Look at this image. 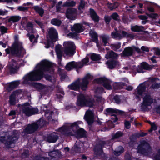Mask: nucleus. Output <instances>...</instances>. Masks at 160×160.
<instances>
[{"instance_id": "31", "label": "nucleus", "mask_w": 160, "mask_h": 160, "mask_svg": "<svg viewBox=\"0 0 160 160\" xmlns=\"http://www.w3.org/2000/svg\"><path fill=\"white\" fill-rule=\"evenodd\" d=\"M102 146L101 148H98L97 146H96L94 148V154L96 155V156L97 157H100L103 153V152L102 150Z\"/></svg>"}, {"instance_id": "9", "label": "nucleus", "mask_w": 160, "mask_h": 160, "mask_svg": "<svg viewBox=\"0 0 160 160\" xmlns=\"http://www.w3.org/2000/svg\"><path fill=\"white\" fill-rule=\"evenodd\" d=\"M73 131V129H69L65 130V129H62V131H60L61 133L66 136H75L76 137H79L84 136L85 133V130L82 128H78L76 130V134L75 135H72L71 134V132Z\"/></svg>"}, {"instance_id": "18", "label": "nucleus", "mask_w": 160, "mask_h": 160, "mask_svg": "<svg viewBox=\"0 0 160 160\" xmlns=\"http://www.w3.org/2000/svg\"><path fill=\"white\" fill-rule=\"evenodd\" d=\"M77 13L76 10L73 8H70L67 10L66 13V17L71 20H74L75 19Z\"/></svg>"}, {"instance_id": "47", "label": "nucleus", "mask_w": 160, "mask_h": 160, "mask_svg": "<svg viewBox=\"0 0 160 160\" xmlns=\"http://www.w3.org/2000/svg\"><path fill=\"white\" fill-rule=\"evenodd\" d=\"M89 34L92 38H94L95 41H97L98 35L95 32L91 30L89 32Z\"/></svg>"}, {"instance_id": "15", "label": "nucleus", "mask_w": 160, "mask_h": 160, "mask_svg": "<svg viewBox=\"0 0 160 160\" xmlns=\"http://www.w3.org/2000/svg\"><path fill=\"white\" fill-rule=\"evenodd\" d=\"M136 51L138 53L141 52V49L137 47L132 46L131 47H128L125 48L123 51V54L125 56H131Z\"/></svg>"}, {"instance_id": "27", "label": "nucleus", "mask_w": 160, "mask_h": 160, "mask_svg": "<svg viewBox=\"0 0 160 160\" xmlns=\"http://www.w3.org/2000/svg\"><path fill=\"white\" fill-rule=\"evenodd\" d=\"M109 68L112 69L113 68L116 66H119V62L115 60L108 61L106 62Z\"/></svg>"}, {"instance_id": "64", "label": "nucleus", "mask_w": 160, "mask_h": 160, "mask_svg": "<svg viewBox=\"0 0 160 160\" xmlns=\"http://www.w3.org/2000/svg\"><path fill=\"white\" fill-rule=\"evenodd\" d=\"M154 52L157 55H160V49L158 48H154Z\"/></svg>"}, {"instance_id": "26", "label": "nucleus", "mask_w": 160, "mask_h": 160, "mask_svg": "<svg viewBox=\"0 0 160 160\" xmlns=\"http://www.w3.org/2000/svg\"><path fill=\"white\" fill-rule=\"evenodd\" d=\"M58 136L54 134L50 135L47 138V141L49 142H55L57 140Z\"/></svg>"}, {"instance_id": "25", "label": "nucleus", "mask_w": 160, "mask_h": 160, "mask_svg": "<svg viewBox=\"0 0 160 160\" xmlns=\"http://www.w3.org/2000/svg\"><path fill=\"white\" fill-rule=\"evenodd\" d=\"M61 49V45H58L56 46L55 50L59 62L61 61L62 58V52Z\"/></svg>"}, {"instance_id": "60", "label": "nucleus", "mask_w": 160, "mask_h": 160, "mask_svg": "<svg viewBox=\"0 0 160 160\" xmlns=\"http://www.w3.org/2000/svg\"><path fill=\"white\" fill-rule=\"evenodd\" d=\"M146 14L148 17L152 19L155 18L158 16V14L156 13H152L150 14L147 13Z\"/></svg>"}, {"instance_id": "10", "label": "nucleus", "mask_w": 160, "mask_h": 160, "mask_svg": "<svg viewBox=\"0 0 160 160\" xmlns=\"http://www.w3.org/2000/svg\"><path fill=\"white\" fill-rule=\"evenodd\" d=\"M138 152L145 155H147L151 150L150 147L148 143L144 141L141 142L138 148Z\"/></svg>"}, {"instance_id": "55", "label": "nucleus", "mask_w": 160, "mask_h": 160, "mask_svg": "<svg viewBox=\"0 0 160 160\" xmlns=\"http://www.w3.org/2000/svg\"><path fill=\"white\" fill-rule=\"evenodd\" d=\"M111 17L114 20H118L119 19V16L116 13H113L111 16Z\"/></svg>"}, {"instance_id": "34", "label": "nucleus", "mask_w": 160, "mask_h": 160, "mask_svg": "<svg viewBox=\"0 0 160 160\" xmlns=\"http://www.w3.org/2000/svg\"><path fill=\"white\" fill-rule=\"evenodd\" d=\"M144 28L142 26H138L135 25L132 26L131 27V30L134 32H140L143 30Z\"/></svg>"}, {"instance_id": "22", "label": "nucleus", "mask_w": 160, "mask_h": 160, "mask_svg": "<svg viewBox=\"0 0 160 160\" xmlns=\"http://www.w3.org/2000/svg\"><path fill=\"white\" fill-rule=\"evenodd\" d=\"M150 66L146 63L143 62L141 63L140 67L138 69V72H144L143 70H150L151 69Z\"/></svg>"}, {"instance_id": "38", "label": "nucleus", "mask_w": 160, "mask_h": 160, "mask_svg": "<svg viewBox=\"0 0 160 160\" xmlns=\"http://www.w3.org/2000/svg\"><path fill=\"white\" fill-rule=\"evenodd\" d=\"M34 84V86L37 88L38 91H41L43 90H45L46 89L45 86L40 83H35Z\"/></svg>"}, {"instance_id": "19", "label": "nucleus", "mask_w": 160, "mask_h": 160, "mask_svg": "<svg viewBox=\"0 0 160 160\" xmlns=\"http://www.w3.org/2000/svg\"><path fill=\"white\" fill-rule=\"evenodd\" d=\"M106 111L108 113V114H111L112 116H113V117L111 119L113 120V121L114 122H115L117 121L118 118L114 114H112V113H119L122 114L123 112L122 111L112 108H108L106 109Z\"/></svg>"}, {"instance_id": "43", "label": "nucleus", "mask_w": 160, "mask_h": 160, "mask_svg": "<svg viewBox=\"0 0 160 160\" xmlns=\"http://www.w3.org/2000/svg\"><path fill=\"white\" fill-rule=\"evenodd\" d=\"M91 58L93 61H98L101 58L99 55L95 53H93L91 55Z\"/></svg>"}, {"instance_id": "13", "label": "nucleus", "mask_w": 160, "mask_h": 160, "mask_svg": "<svg viewBox=\"0 0 160 160\" xmlns=\"http://www.w3.org/2000/svg\"><path fill=\"white\" fill-rule=\"evenodd\" d=\"M94 82L102 83L105 88L109 90L112 89V85L113 84L112 82L104 77L95 79L94 80Z\"/></svg>"}, {"instance_id": "40", "label": "nucleus", "mask_w": 160, "mask_h": 160, "mask_svg": "<svg viewBox=\"0 0 160 160\" xmlns=\"http://www.w3.org/2000/svg\"><path fill=\"white\" fill-rule=\"evenodd\" d=\"M114 99L116 103H119L122 102V100L124 99V97L123 96L116 95L114 97Z\"/></svg>"}, {"instance_id": "49", "label": "nucleus", "mask_w": 160, "mask_h": 160, "mask_svg": "<svg viewBox=\"0 0 160 160\" xmlns=\"http://www.w3.org/2000/svg\"><path fill=\"white\" fill-rule=\"evenodd\" d=\"M76 2L73 1H71L70 2H66L64 4V6H75Z\"/></svg>"}, {"instance_id": "2", "label": "nucleus", "mask_w": 160, "mask_h": 160, "mask_svg": "<svg viewBox=\"0 0 160 160\" xmlns=\"http://www.w3.org/2000/svg\"><path fill=\"white\" fill-rule=\"evenodd\" d=\"M146 90V85L145 83L140 84L137 87L134 92L135 97L137 99L140 100L143 96V102L141 107L142 111H145L148 110V107L153 102L154 99L150 94L148 92H145Z\"/></svg>"}, {"instance_id": "5", "label": "nucleus", "mask_w": 160, "mask_h": 160, "mask_svg": "<svg viewBox=\"0 0 160 160\" xmlns=\"http://www.w3.org/2000/svg\"><path fill=\"white\" fill-rule=\"evenodd\" d=\"M76 104L79 106L91 107L95 106L96 103L93 99L89 98L88 96L81 94L78 97Z\"/></svg>"}, {"instance_id": "4", "label": "nucleus", "mask_w": 160, "mask_h": 160, "mask_svg": "<svg viewBox=\"0 0 160 160\" xmlns=\"http://www.w3.org/2000/svg\"><path fill=\"white\" fill-rule=\"evenodd\" d=\"M15 42L12 47L10 49L7 48L5 49L7 54L11 53L18 56H22L25 54V50L22 46V43L18 40V37L16 36L14 37Z\"/></svg>"}, {"instance_id": "48", "label": "nucleus", "mask_w": 160, "mask_h": 160, "mask_svg": "<svg viewBox=\"0 0 160 160\" xmlns=\"http://www.w3.org/2000/svg\"><path fill=\"white\" fill-rule=\"evenodd\" d=\"M123 135V133L121 131H118L112 136V138H119Z\"/></svg>"}, {"instance_id": "7", "label": "nucleus", "mask_w": 160, "mask_h": 160, "mask_svg": "<svg viewBox=\"0 0 160 160\" xmlns=\"http://www.w3.org/2000/svg\"><path fill=\"white\" fill-rule=\"evenodd\" d=\"M21 111L26 116H30L38 113V110L37 108H32L28 103H26L22 105Z\"/></svg>"}, {"instance_id": "54", "label": "nucleus", "mask_w": 160, "mask_h": 160, "mask_svg": "<svg viewBox=\"0 0 160 160\" xmlns=\"http://www.w3.org/2000/svg\"><path fill=\"white\" fill-rule=\"evenodd\" d=\"M124 125L125 127L128 129L130 128L131 127V123L129 121L126 120H124Z\"/></svg>"}, {"instance_id": "23", "label": "nucleus", "mask_w": 160, "mask_h": 160, "mask_svg": "<svg viewBox=\"0 0 160 160\" xmlns=\"http://www.w3.org/2000/svg\"><path fill=\"white\" fill-rule=\"evenodd\" d=\"M20 83V82L19 81L13 82L8 85L7 89L8 91H10L17 87Z\"/></svg>"}, {"instance_id": "6", "label": "nucleus", "mask_w": 160, "mask_h": 160, "mask_svg": "<svg viewBox=\"0 0 160 160\" xmlns=\"http://www.w3.org/2000/svg\"><path fill=\"white\" fill-rule=\"evenodd\" d=\"M46 123L43 119L41 118L37 121L28 125L23 130V133L25 134L32 133L37 130L39 127L44 125Z\"/></svg>"}, {"instance_id": "58", "label": "nucleus", "mask_w": 160, "mask_h": 160, "mask_svg": "<svg viewBox=\"0 0 160 160\" xmlns=\"http://www.w3.org/2000/svg\"><path fill=\"white\" fill-rule=\"evenodd\" d=\"M104 91V89L103 88L101 87L98 88L95 91L96 94L98 93H101Z\"/></svg>"}, {"instance_id": "32", "label": "nucleus", "mask_w": 160, "mask_h": 160, "mask_svg": "<svg viewBox=\"0 0 160 160\" xmlns=\"http://www.w3.org/2000/svg\"><path fill=\"white\" fill-rule=\"evenodd\" d=\"M25 28L28 32L33 33L34 32L33 24L30 22H28Z\"/></svg>"}, {"instance_id": "11", "label": "nucleus", "mask_w": 160, "mask_h": 160, "mask_svg": "<svg viewBox=\"0 0 160 160\" xmlns=\"http://www.w3.org/2000/svg\"><path fill=\"white\" fill-rule=\"evenodd\" d=\"M82 123V122L80 121H78L75 122L73 123H67L65 124L62 127L59 129V131H62V129H65V130L73 129V131L71 132V134L72 135H75L76 134V130L78 129V128H79L78 125Z\"/></svg>"}, {"instance_id": "29", "label": "nucleus", "mask_w": 160, "mask_h": 160, "mask_svg": "<svg viewBox=\"0 0 160 160\" xmlns=\"http://www.w3.org/2000/svg\"><path fill=\"white\" fill-rule=\"evenodd\" d=\"M158 79L157 78H152L150 80L151 82L153 83L152 85V88L153 89L158 88L160 87V84L156 83Z\"/></svg>"}, {"instance_id": "61", "label": "nucleus", "mask_w": 160, "mask_h": 160, "mask_svg": "<svg viewBox=\"0 0 160 160\" xmlns=\"http://www.w3.org/2000/svg\"><path fill=\"white\" fill-rule=\"evenodd\" d=\"M0 30L2 33H5L7 32V28L3 26L0 27Z\"/></svg>"}, {"instance_id": "63", "label": "nucleus", "mask_w": 160, "mask_h": 160, "mask_svg": "<svg viewBox=\"0 0 160 160\" xmlns=\"http://www.w3.org/2000/svg\"><path fill=\"white\" fill-rule=\"evenodd\" d=\"M157 129V127L154 123L151 124V129L149 130L150 132L152 130H155Z\"/></svg>"}, {"instance_id": "33", "label": "nucleus", "mask_w": 160, "mask_h": 160, "mask_svg": "<svg viewBox=\"0 0 160 160\" xmlns=\"http://www.w3.org/2000/svg\"><path fill=\"white\" fill-rule=\"evenodd\" d=\"M124 149L122 146L118 147L114 151L113 153L116 156L120 155L121 153L123 152Z\"/></svg>"}, {"instance_id": "24", "label": "nucleus", "mask_w": 160, "mask_h": 160, "mask_svg": "<svg viewBox=\"0 0 160 160\" xmlns=\"http://www.w3.org/2000/svg\"><path fill=\"white\" fill-rule=\"evenodd\" d=\"M72 31H75L77 32H80L83 31V28L81 25L80 24H75L73 27H71Z\"/></svg>"}, {"instance_id": "45", "label": "nucleus", "mask_w": 160, "mask_h": 160, "mask_svg": "<svg viewBox=\"0 0 160 160\" xmlns=\"http://www.w3.org/2000/svg\"><path fill=\"white\" fill-rule=\"evenodd\" d=\"M21 18L18 16H13L11 17L9 19V21H12L13 22H16L19 21Z\"/></svg>"}, {"instance_id": "59", "label": "nucleus", "mask_w": 160, "mask_h": 160, "mask_svg": "<svg viewBox=\"0 0 160 160\" xmlns=\"http://www.w3.org/2000/svg\"><path fill=\"white\" fill-rule=\"evenodd\" d=\"M28 22H27V19L24 18H23L21 22V24L23 27H26L27 24Z\"/></svg>"}, {"instance_id": "56", "label": "nucleus", "mask_w": 160, "mask_h": 160, "mask_svg": "<svg viewBox=\"0 0 160 160\" xmlns=\"http://www.w3.org/2000/svg\"><path fill=\"white\" fill-rule=\"evenodd\" d=\"M89 62V58H88L86 57L82 60V63H81L83 66L84 65H87V63Z\"/></svg>"}, {"instance_id": "16", "label": "nucleus", "mask_w": 160, "mask_h": 160, "mask_svg": "<svg viewBox=\"0 0 160 160\" xmlns=\"http://www.w3.org/2000/svg\"><path fill=\"white\" fill-rule=\"evenodd\" d=\"M83 65L81 62H75L72 61L68 62L66 65L65 68L67 70L70 71L73 68H82Z\"/></svg>"}, {"instance_id": "44", "label": "nucleus", "mask_w": 160, "mask_h": 160, "mask_svg": "<svg viewBox=\"0 0 160 160\" xmlns=\"http://www.w3.org/2000/svg\"><path fill=\"white\" fill-rule=\"evenodd\" d=\"M27 36L29 37L30 40L31 42H37V39L35 38V36L33 34L31 35L28 33L27 34Z\"/></svg>"}, {"instance_id": "37", "label": "nucleus", "mask_w": 160, "mask_h": 160, "mask_svg": "<svg viewBox=\"0 0 160 160\" xmlns=\"http://www.w3.org/2000/svg\"><path fill=\"white\" fill-rule=\"evenodd\" d=\"M117 57L118 55L112 51H111L109 52H108L105 56V57L107 59L110 58H115Z\"/></svg>"}, {"instance_id": "52", "label": "nucleus", "mask_w": 160, "mask_h": 160, "mask_svg": "<svg viewBox=\"0 0 160 160\" xmlns=\"http://www.w3.org/2000/svg\"><path fill=\"white\" fill-rule=\"evenodd\" d=\"M85 4V2L84 1L81 0L78 7V9L80 10L83 9L84 8Z\"/></svg>"}, {"instance_id": "53", "label": "nucleus", "mask_w": 160, "mask_h": 160, "mask_svg": "<svg viewBox=\"0 0 160 160\" xmlns=\"http://www.w3.org/2000/svg\"><path fill=\"white\" fill-rule=\"evenodd\" d=\"M45 78L47 80L52 82H54L56 81L55 78H54L52 77L49 75H47L46 76Z\"/></svg>"}, {"instance_id": "35", "label": "nucleus", "mask_w": 160, "mask_h": 160, "mask_svg": "<svg viewBox=\"0 0 160 160\" xmlns=\"http://www.w3.org/2000/svg\"><path fill=\"white\" fill-rule=\"evenodd\" d=\"M33 8L35 10L36 12L39 14V15L41 17L43 16L44 12L42 8L38 6H35L33 7Z\"/></svg>"}, {"instance_id": "12", "label": "nucleus", "mask_w": 160, "mask_h": 160, "mask_svg": "<svg viewBox=\"0 0 160 160\" xmlns=\"http://www.w3.org/2000/svg\"><path fill=\"white\" fill-rule=\"evenodd\" d=\"M64 52L67 55H73L75 49V46L72 42H66L63 43Z\"/></svg>"}, {"instance_id": "28", "label": "nucleus", "mask_w": 160, "mask_h": 160, "mask_svg": "<svg viewBox=\"0 0 160 160\" xmlns=\"http://www.w3.org/2000/svg\"><path fill=\"white\" fill-rule=\"evenodd\" d=\"M90 12L92 19L96 22H98L99 21V17L97 15L94 10L90 8Z\"/></svg>"}, {"instance_id": "46", "label": "nucleus", "mask_w": 160, "mask_h": 160, "mask_svg": "<svg viewBox=\"0 0 160 160\" xmlns=\"http://www.w3.org/2000/svg\"><path fill=\"white\" fill-rule=\"evenodd\" d=\"M121 46V43L120 42L115 44H112L111 45L112 48L113 50L116 51Z\"/></svg>"}, {"instance_id": "62", "label": "nucleus", "mask_w": 160, "mask_h": 160, "mask_svg": "<svg viewBox=\"0 0 160 160\" xmlns=\"http://www.w3.org/2000/svg\"><path fill=\"white\" fill-rule=\"evenodd\" d=\"M154 160H160V149L158 151V154L156 155L153 157Z\"/></svg>"}, {"instance_id": "20", "label": "nucleus", "mask_w": 160, "mask_h": 160, "mask_svg": "<svg viewBox=\"0 0 160 160\" xmlns=\"http://www.w3.org/2000/svg\"><path fill=\"white\" fill-rule=\"evenodd\" d=\"M84 118L89 124L92 123L93 118V113L92 112L89 110L87 111L86 112Z\"/></svg>"}, {"instance_id": "14", "label": "nucleus", "mask_w": 160, "mask_h": 160, "mask_svg": "<svg viewBox=\"0 0 160 160\" xmlns=\"http://www.w3.org/2000/svg\"><path fill=\"white\" fill-rule=\"evenodd\" d=\"M116 32H113L111 33L112 37L117 40H120L125 38L128 35V33L125 31L121 30L118 31L117 28H115Z\"/></svg>"}, {"instance_id": "41", "label": "nucleus", "mask_w": 160, "mask_h": 160, "mask_svg": "<svg viewBox=\"0 0 160 160\" xmlns=\"http://www.w3.org/2000/svg\"><path fill=\"white\" fill-rule=\"evenodd\" d=\"M9 102L11 105H14L16 103L15 95L14 94H12L10 96Z\"/></svg>"}, {"instance_id": "57", "label": "nucleus", "mask_w": 160, "mask_h": 160, "mask_svg": "<svg viewBox=\"0 0 160 160\" xmlns=\"http://www.w3.org/2000/svg\"><path fill=\"white\" fill-rule=\"evenodd\" d=\"M118 4L117 3H114L113 4H111L109 6L110 9L111 10H113L117 7L118 6Z\"/></svg>"}, {"instance_id": "50", "label": "nucleus", "mask_w": 160, "mask_h": 160, "mask_svg": "<svg viewBox=\"0 0 160 160\" xmlns=\"http://www.w3.org/2000/svg\"><path fill=\"white\" fill-rule=\"evenodd\" d=\"M82 143L79 140H77L74 146L75 149L76 148H81V146H82Z\"/></svg>"}, {"instance_id": "51", "label": "nucleus", "mask_w": 160, "mask_h": 160, "mask_svg": "<svg viewBox=\"0 0 160 160\" xmlns=\"http://www.w3.org/2000/svg\"><path fill=\"white\" fill-rule=\"evenodd\" d=\"M96 100L98 103L103 104L104 102V99L100 96H96Z\"/></svg>"}, {"instance_id": "39", "label": "nucleus", "mask_w": 160, "mask_h": 160, "mask_svg": "<svg viewBox=\"0 0 160 160\" xmlns=\"http://www.w3.org/2000/svg\"><path fill=\"white\" fill-rule=\"evenodd\" d=\"M51 23L54 25L59 26L61 24L62 22L60 20L57 18H54L51 20Z\"/></svg>"}, {"instance_id": "42", "label": "nucleus", "mask_w": 160, "mask_h": 160, "mask_svg": "<svg viewBox=\"0 0 160 160\" xmlns=\"http://www.w3.org/2000/svg\"><path fill=\"white\" fill-rule=\"evenodd\" d=\"M124 85L123 82L115 83L113 84V87L114 89H121L122 87Z\"/></svg>"}, {"instance_id": "17", "label": "nucleus", "mask_w": 160, "mask_h": 160, "mask_svg": "<svg viewBox=\"0 0 160 160\" xmlns=\"http://www.w3.org/2000/svg\"><path fill=\"white\" fill-rule=\"evenodd\" d=\"M4 137H1L0 138V140H2V142L5 143L6 146L8 148H12L13 146L12 144L14 143L15 141L17 139V138L16 136L14 137H9L7 140V141L6 142L4 140H2V139H4Z\"/></svg>"}, {"instance_id": "21", "label": "nucleus", "mask_w": 160, "mask_h": 160, "mask_svg": "<svg viewBox=\"0 0 160 160\" xmlns=\"http://www.w3.org/2000/svg\"><path fill=\"white\" fill-rule=\"evenodd\" d=\"M8 67L10 71L12 72H14L18 67V64L14 59H12L9 62Z\"/></svg>"}, {"instance_id": "36", "label": "nucleus", "mask_w": 160, "mask_h": 160, "mask_svg": "<svg viewBox=\"0 0 160 160\" xmlns=\"http://www.w3.org/2000/svg\"><path fill=\"white\" fill-rule=\"evenodd\" d=\"M101 38L102 41V43L104 46H106L107 44L108 43L109 39V36L107 35H102L101 36Z\"/></svg>"}, {"instance_id": "30", "label": "nucleus", "mask_w": 160, "mask_h": 160, "mask_svg": "<svg viewBox=\"0 0 160 160\" xmlns=\"http://www.w3.org/2000/svg\"><path fill=\"white\" fill-rule=\"evenodd\" d=\"M44 110L46 111L45 112V117L49 121H52V116L53 114V112L52 111H50L49 110H46L44 109Z\"/></svg>"}, {"instance_id": "3", "label": "nucleus", "mask_w": 160, "mask_h": 160, "mask_svg": "<svg viewBox=\"0 0 160 160\" xmlns=\"http://www.w3.org/2000/svg\"><path fill=\"white\" fill-rule=\"evenodd\" d=\"M92 76L90 74H87L82 79L78 78L75 82L68 86L70 89L78 90L80 88L83 90H85L88 88L89 81L92 79Z\"/></svg>"}, {"instance_id": "8", "label": "nucleus", "mask_w": 160, "mask_h": 160, "mask_svg": "<svg viewBox=\"0 0 160 160\" xmlns=\"http://www.w3.org/2000/svg\"><path fill=\"white\" fill-rule=\"evenodd\" d=\"M57 36L58 33L56 30L53 28H50L48 31V34L47 36V44L45 47L47 48H49L51 44L56 41Z\"/></svg>"}, {"instance_id": "1", "label": "nucleus", "mask_w": 160, "mask_h": 160, "mask_svg": "<svg viewBox=\"0 0 160 160\" xmlns=\"http://www.w3.org/2000/svg\"><path fill=\"white\" fill-rule=\"evenodd\" d=\"M52 64L47 60H43L36 66L35 70L31 72L23 78L22 82V84H30L31 82L40 80L43 77V72H53Z\"/></svg>"}]
</instances>
